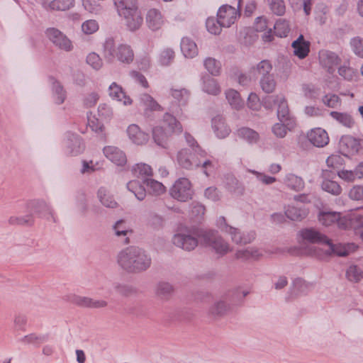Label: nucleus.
Segmentation results:
<instances>
[{
  "mask_svg": "<svg viewBox=\"0 0 363 363\" xmlns=\"http://www.w3.org/2000/svg\"><path fill=\"white\" fill-rule=\"evenodd\" d=\"M48 335L36 333H30L21 337L19 341L24 345H34L39 346L40 344L46 342L48 340Z\"/></svg>",
  "mask_w": 363,
  "mask_h": 363,
  "instance_id": "obj_39",
  "label": "nucleus"
},
{
  "mask_svg": "<svg viewBox=\"0 0 363 363\" xmlns=\"http://www.w3.org/2000/svg\"><path fill=\"white\" fill-rule=\"evenodd\" d=\"M132 171L137 177L151 176L152 174L151 167L145 163L136 164L133 167Z\"/></svg>",
  "mask_w": 363,
  "mask_h": 363,
  "instance_id": "obj_58",
  "label": "nucleus"
},
{
  "mask_svg": "<svg viewBox=\"0 0 363 363\" xmlns=\"http://www.w3.org/2000/svg\"><path fill=\"white\" fill-rule=\"evenodd\" d=\"M201 230L186 229L176 233L172 237V243L177 247L186 251H191L198 245V234Z\"/></svg>",
  "mask_w": 363,
  "mask_h": 363,
  "instance_id": "obj_4",
  "label": "nucleus"
},
{
  "mask_svg": "<svg viewBox=\"0 0 363 363\" xmlns=\"http://www.w3.org/2000/svg\"><path fill=\"white\" fill-rule=\"evenodd\" d=\"M318 59L320 65L325 68L329 73H333L336 67L340 62V58L334 52L322 50L318 52Z\"/></svg>",
  "mask_w": 363,
  "mask_h": 363,
  "instance_id": "obj_10",
  "label": "nucleus"
},
{
  "mask_svg": "<svg viewBox=\"0 0 363 363\" xmlns=\"http://www.w3.org/2000/svg\"><path fill=\"white\" fill-rule=\"evenodd\" d=\"M298 235L304 243L326 244L328 238L313 228H304L298 232Z\"/></svg>",
  "mask_w": 363,
  "mask_h": 363,
  "instance_id": "obj_11",
  "label": "nucleus"
},
{
  "mask_svg": "<svg viewBox=\"0 0 363 363\" xmlns=\"http://www.w3.org/2000/svg\"><path fill=\"white\" fill-rule=\"evenodd\" d=\"M259 86L264 92L267 94L272 93L277 86L274 74L260 77Z\"/></svg>",
  "mask_w": 363,
  "mask_h": 363,
  "instance_id": "obj_47",
  "label": "nucleus"
},
{
  "mask_svg": "<svg viewBox=\"0 0 363 363\" xmlns=\"http://www.w3.org/2000/svg\"><path fill=\"white\" fill-rule=\"evenodd\" d=\"M113 4L119 16L138 6L137 0H113Z\"/></svg>",
  "mask_w": 363,
  "mask_h": 363,
  "instance_id": "obj_42",
  "label": "nucleus"
},
{
  "mask_svg": "<svg viewBox=\"0 0 363 363\" xmlns=\"http://www.w3.org/2000/svg\"><path fill=\"white\" fill-rule=\"evenodd\" d=\"M339 74L347 81L352 80L357 75V72L351 67L343 65L338 69Z\"/></svg>",
  "mask_w": 363,
  "mask_h": 363,
  "instance_id": "obj_63",
  "label": "nucleus"
},
{
  "mask_svg": "<svg viewBox=\"0 0 363 363\" xmlns=\"http://www.w3.org/2000/svg\"><path fill=\"white\" fill-rule=\"evenodd\" d=\"M225 97L233 108L240 110L244 106V101L236 90L229 89L226 91Z\"/></svg>",
  "mask_w": 363,
  "mask_h": 363,
  "instance_id": "obj_38",
  "label": "nucleus"
},
{
  "mask_svg": "<svg viewBox=\"0 0 363 363\" xmlns=\"http://www.w3.org/2000/svg\"><path fill=\"white\" fill-rule=\"evenodd\" d=\"M144 183L148 188L150 194L155 196H160L164 194L166 191L165 186L160 182L152 179H146L144 180Z\"/></svg>",
  "mask_w": 363,
  "mask_h": 363,
  "instance_id": "obj_45",
  "label": "nucleus"
},
{
  "mask_svg": "<svg viewBox=\"0 0 363 363\" xmlns=\"http://www.w3.org/2000/svg\"><path fill=\"white\" fill-rule=\"evenodd\" d=\"M28 207L31 211L39 214L40 216L45 217L48 220L50 218L53 222H56L52 208L45 201L33 200L29 202Z\"/></svg>",
  "mask_w": 363,
  "mask_h": 363,
  "instance_id": "obj_14",
  "label": "nucleus"
},
{
  "mask_svg": "<svg viewBox=\"0 0 363 363\" xmlns=\"http://www.w3.org/2000/svg\"><path fill=\"white\" fill-rule=\"evenodd\" d=\"M326 245L329 247V253H333L340 257H345L348 255L350 252L354 251L357 247V246L353 243H347L346 245H334L329 239L328 242H326Z\"/></svg>",
  "mask_w": 363,
  "mask_h": 363,
  "instance_id": "obj_28",
  "label": "nucleus"
},
{
  "mask_svg": "<svg viewBox=\"0 0 363 363\" xmlns=\"http://www.w3.org/2000/svg\"><path fill=\"white\" fill-rule=\"evenodd\" d=\"M126 132L129 140L135 145H143L149 140L148 134L143 131L136 124L128 125Z\"/></svg>",
  "mask_w": 363,
  "mask_h": 363,
  "instance_id": "obj_18",
  "label": "nucleus"
},
{
  "mask_svg": "<svg viewBox=\"0 0 363 363\" xmlns=\"http://www.w3.org/2000/svg\"><path fill=\"white\" fill-rule=\"evenodd\" d=\"M274 34L278 37H286L290 31L289 22L283 18L277 21L274 26Z\"/></svg>",
  "mask_w": 363,
  "mask_h": 363,
  "instance_id": "obj_50",
  "label": "nucleus"
},
{
  "mask_svg": "<svg viewBox=\"0 0 363 363\" xmlns=\"http://www.w3.org/2000/svg\"><path fill=\"white\" fill-rule=\"evenodd\" d=\"M203 65L207 71L214 76H218L220 72L221 65L219 61L213 57H207L203 62Z\"/></svg>",
  "mask_w": 363,
  "mask_h": 363,
  "instance_id": "obj_51",
  "label": "nucleus"
},
{
  "mask_svg": "<svg viewBox=\"0 0 363 363\" xmlns=\"http://www.w3.org/2000/svg\"><path fill=\"white\" fill-rule=\"evenodd\" d=\"M237 135L240 138L247 141L250 144L257 143L259 140L257 132L247 127H242L237 130Z\"/></svg>",
  "mask_w": 363,
  "mask_h": 363,
  "instance_id": "obj_36",
  "label": "nucleus"
},
{
  "mask_svg": "<svg viewBox=\"0 0 363 363\" xmlns=\"http://www.w3.org/2000/svg\"><path fill=\"white\" fill-rule=\"evenodd\" d=\"M330 116L337 122L347 128H352L354 124L353 118L347 113L331 111Z\"/></svg>",
  "mask_w": 363,
  "mask_h": 363,
  "instance_id": "obj_41",
  "label": "nucleus"
},
{
  "mask_svg": "<svg viewBox=\"0 0 363 363\" xmlns=\"http://www.w3.org/2000/svg\"><path fill=\"white\" fill-rule=\"evenodd\" d=\"M169 191L172 198L182 202H186L191 199L194 194L191 184L186 178L178 179Z\"/></svg>",
  "mask_w": 363,
  "mask_h": 363,
  "instance_id": "obj_5",
  "label": "nucleus"
},
{
  "mask_svg": "<svg viewBox=\"0 0 363 363\" xmlns=\"http://www.w3.org/2000/svg\"><path fill=\"white\" fill-rule=\"evenodd\" d=\"M242 0H238V10L230 5H223L218 11L217 16L220 19L221 26L225 28L233 24L240 16L239 10L241 8Z\"/></svg>",
  "mask_w": 363,
  "mask_h": 363,
  "instance_id": "obj_7",
  "label": "nucleus"
},
{
  "mask_svg": "<svg viewBox=\"0 0 363 363\" xmlns=\"http://www.w3.org/2000/svg\"><path fill=\"white\" fill-rule=\"evenodd\" d=\"M274 103L277 104V117L280 122L287 123V125L294 127L295 121L291 117L287 101L285 97L281 95L270 96L266 99V103Z\"/></svg>",
  "mask_w": 363,
  "mask_h": 363,
  "instance_id": "obj_6",
  "label": "nucleus"
},
{
  "mask_svg": "<svg viewBox=\"0 0 363 363\" xmlns=\"http://www.w3.org/2000/svg\"><path fill=\"white\" fill-rule=\"evenodd\" d=\"M97 197L100 203L106 208H115L118 206V203L115 201L113 195L105 187L99 189Z\"/></svg>",
  "mask_w": 363,
  "mask_h": 363,
  "instance_id": "obj_32",
  "label": "nucleus"
},
{
  "mask_svg": "<svg viewBox=\"0 0 363 363\" xmlns=\"http://www.w3.org/2000/svg\"><path fill=\"white\" fill-rule=\"evenodd\" d=\"M117 262L128 272L139 273L146 271L150 267L152 259L144 250L138 247H130L118 253Z\"/></svg>",
  "mask_w": 363,
  "mask_h": 363,
  "instance_id": "obj_1",
  "label": "nucleus"
},
{
  "mask_svg": "<svg viewBox=\"0 0 363 363\" xmlns=\"http://www.w3.org/2000/svg\"><path fill=\"white\" fill-rule=\"evenodd\" d=\"M198 236L203 245L210 247L218 255L223 256L232 250L229 243L216 231L201 230Z\"/></svg>",
  "mask_w": 363,
  "mask_h": 363,
  "instance_id": "obj_3",
  "label": "nucleus"
},
{
  "mask_svg": "<svg viewBox=\"0 0 363 363\" xmlns=\"http://www.w3.org/2000/svg\"><path fill=\"white\" fill-rule=\"evenodd\" d=\"M160 126H163L170 134H179L182 132V126L177 118L172 114H164Z\"/></svg>",
  "mask_w": 363,
  "mask_h": 363,
  "instance_id": "obj_23",
  "label": "nucleus"
},
{
  "mask_svg": "<svg viewBox=\"0 0 363 363\" xmlns=\"http://www.w3.org/2000/svg\"><path fill=\"white\" fill-rule=\"evenodd\" d=\"M206 26L208 31L212 34L218 35L221 31V28L223 27L220 23V19L218 18H208L206 22Z\"/></svg>",
  "mask_w": 363,
  "mask_h": 363,
  "instance_id": "obj_57",
  "label": "nucleus"
},
{
  "mask_svg": "<svg viewBox=\"0 0 363 363\" xmlns=\"http://www.w3.org/2000/svg\"><path fill=\"white\" fill-rule=\"evenodd\" d=\"M291 47L294 49V54L299 59L306 57L310 52V43L306 40L303 35H300L298 38L294 40Z\"/></svg>",
  "mask_w": 363,
  "mask_h": 363,
  "instance_id": "obj_26",
  "label": "nucleus"
},
{
  "mask_svg": "<svg viewBox=\"0 0 363 363\" xmlns=\"http://www.w3.org/2000/svg\"><path fill=\"white\" fill-rule=\"evenodd\" d=\"M307 138L311 143L318 147H323L329 143L328 133L321 128L311 129L307 133Z\"/></svg>",
  "mask_w": 363,
  "mask_h": 363,
  "instance_id": "obj_16",
  "label": "nucleus"
},
{
  "mask_svg": "<svg viewBox=\"0 0 363 363\" xmlns=\"http://www.w3.org/2000/svg\"><path fill=\"white\" fill-rule=\"evenodd\" d=\"M102 55L107 63L118 61L128 65L134 59V52L131 47L125 43L117 44L112 37L106 38L103 43Z\"/></svg>",
  "mask_w": 363,
  "mask_h": 363,
  "instance_id": "obj_2",
  "label": "nucleus"
},
{
  "mask_svg": "<svg viewBox=\"0 0 363 363\" xmlns=\"http://www.w3.org/2000/svg\"><path fill=\"white\" fill-rule=\"evenodd\" d=\"M319 222L325 226H330L337 223V226L341 229H347L349 228V220L345 216L342 217L340 213L336 211H320L318 213Z\"/></svg>",
  "mask_w": 363,
  "mask_h": 363,
  "instance_id": "obj_8",
  "label": "nucleus"
},
{
  "mask_svg": "<svg viewBox=\"0 0 363 363\" xmlns=\"http://www.w3.org/2000/svg\"><path fill=\"white\" fill-rule=\"evenodd\" d=\"M105 157L118 166H123L127 162L125 152L116 146H106L103 149Z\"/></svg>",
  "mask_w": 363,
  "mask_h": 363,
  "instance_id": "obj_15",
  "label": "nucleus"
},
{
  "mask_svg": "<svg viewBox=\"0 0 363 363\" xmlns=\"http://www.w3.org/2000/svg\"><path fill=\"white\" fill-rule=\"evenodd\" d=\"M146 21L148 27L152 30L160 29L164 22L161 13L155 9H150L147 11Z\"/></svg>",
  "mask_w": 363,
  "mask_h": 363,
  "instance_id": "obj_29",
  "label": "nucleus"
},
{
  "mask_svg": "<svg viewBox=\"0 0 363 363\" xmlns=\"http://www.w3.org/2000/svg\"><path fill=\"white\" fill-rule=\"evenodd\" d=\"M288 122L277 123L272 127V133L279 138H283L286 136L288 130H291L293 127L287 125Z\"/></svg>",
  "mask_w": 363,
  "mask_h": 363,
  "instance_id": "obj_59",
  "label": "nucleus"
},
{
  "mask_svg": "<svg viewBox=\"0 0 363 363\" xmlns=\"http://www.w3.org/2000/svg\"><path fill=\"white\" fill-rule=\"evenodd\" d=\"M346 275L350 281L357 282L362 278V272L357 266H350L347 272Z\"/></svg>",
  "mask_w": 363,
  "mask_h": 363,
  "instance_id": "obj_64",
  "label": "nucleus"
},
{
  "mask_svg": "<svg viewBox=\"0 0 363 363\" xmlns=\"http://www.w3.org/2000/svg\"><path fill=\"white\" fill-rule=\"evenodd\" d=\"M109 96L118 101L122 102L124 105H130L133 102L132 99L125 94L123 88L116 82H113L108 87Z\"/></svg>",
  "mask_w": 363,
  "mask_h": 363,
  "instance_id": "obj_24",
  "label": "nucleus"
},
{
  "mask_svg": "<svg viewBox=\"0 0 363 363\" xmlns=\"http://www.w3.org/2000/svg\"><path fill=\"white\" fill-rule=\"evenodd\" d=\"M202 89L204 92L216 96L220 93V87L213 78L209 76L203 77Z\"/></svg>",
  "mask_w": 363,
  "mask_h": 363,
  "instance_id": "obj_37",
  "label": "nucleus"
},
{
  "mask_svg": "<svg viewBox=\"0 0 363 363\" xmlns=\"http://www.w3.org/2000/svg\"><path fill=\"white\" fill-rule=\"evenodd\" d=\"M173 291V286L168 282H160L155 289L156 295L163 300L169 299Z\"/></svg>",
  "mask_w": 363,
  "mask_h": 363,
  "instance_id": "obj_44",
  "label": "nucleus"
},
{
  "mask_svg": "<svg viewBox=\"0 0 363 363\" xmlns=\"http://www.w3.org/2000/svg\"><path fill=\"white\" fill-rule=\"evenodd\" d=\"M120 16L124 18L125 25L130 31L139 29L143 23V18L138 6L124 14L120 15Z\"/></svg>",
  "mask_w": 363,
  "mask_h": 363,
  "instance_id": "obj_13",
  "label": "nucleus"
},
{
  "mask_svg": "<svg viewBox=\"0 0 363 363\" xmlns=\"http://www.w3.org/2000/svg\"><path fill=\"white\" fill-rule=\"evenodd\" d=\"M340 147L345 155H354L361 149L359 140L352 136H343L340 141Z\"/></svg>",
  "mask_w": 363,
  "mask_h": 363,
  "instance_id": "obj_17",
  "label": "nucleus"
},
{
  "mask_svg": "<svg viewBox=\"0 0 363 363\" xmlns=\"http://www.w3.org/2000/svg\"><path fill=\"white\" fill-rule=\"evenodd\" d=\"M350 46L356 56L363 58V38L359 36L352 38L350 40Z\"/></svg>",
  "mask_w": 363,
  "mask_h": 363,
  "instance_id": "obj_53",
  "label": "nucleus"
},
{
  "mask_svg": "<svg viewBox=\"0 0 363 363\" xmlns=\"http://www.w3.org/2000/svg\"><path fill=\"white\" fill-rule=\"evenodd\" d=\"M67 152L70 155H78L84 150V143L77 135L69 133L65 141Z\"/></svg>",
  "mask_w": 363,
  "mask_h": 363,
  "instance_id": "obj_20",
  "label": "nucleus"
},
{
  "mask_svg": "<svg viewBox=\"0 0 363 363\" xmlns=\"http://www.w3.org/2000/svg\"><path fill=\"white\" fill-rule=\"evenodd\" d=\"M175 57V52L170 48H164L158 55V62L162 66H169Z\"/></svg>",
  "mask_w": 363,
  "mask_h": 363,
  "instance_id": "obj_48",
  "label": "nucleus"
},
{
  "mask_svg": "<svg viewBox=\"0 0 363 363\" xmlns=\"http://www.w3.org/2000/svg\"><path fill=\"white\" fill-rule=\"evenodd\" d=\"M172 135L167 130L164 129L163 126L157 125L152 129V138L155 143L160 147L165 148L168 140Z\"/></svg>",
  "mask_w": 363,
  "mask_h": 363,
  "instance_id": "obj_30",
  "label": "nucleus"
},
{
  "mask_svg": "<svg viewBox=\"0 0 363 363\" xmlns=\"http://www.w3.org/2000/svg\"><path fill=\"white\" fill-rule=\"evenodd\" d=\"M191 151L184 148L179 150L177 155V160L180 167L186 169H192L198 167V161L191 160Z\"/></svg>",
  "mask_w": 363,
  "mask_h": 363,
  "instance_id": "obj_25",
  "label": "nucleus"
},
{
  "mask_svg": "<svg viewBox=\"0 0 363 363\" xmlns=\"http://www.w3.org/2000/svg\"><path fill=\"white\" fill-rule=\"evenodd\" d=\"M86 62L95 70H99L103 67L102 59L96 52H91L87 55Z\"/></svg>",
  "mask_w": 363,
  "mask_h": 363,
  "instance_id": "obj_61",
  "label": "nucleus"
},
{
  "mask_svg": "<svg viewBox=\"0 0 363 363\" xmlns=\"http://www.w3.org/2000/svg\"><path fill=\"white\" fill-rule=\"evenodd\" d=\"M211 126L214 133L219 138H225L230 133V128L221 116H216L212 119Z\"/></svg>",
  "mask_w": 363,
  "mask_h": 363,
  "instance_id": "obj_27",
  "label": "nucleus"
},
{
  "mask_svg": "<svg viewBox=\"0 0 363 363\" xmlns=\"http://www.w3.org/2000/svg\"><path fill=\"white\" fill-rule=\"evenodd\" d=\"M235 258L241 260H257L262 256L261 251L255 247H249L247 248L238 250L235 252Z\"/></svg>",
  "mask_w": 363,
  "mask_h": 363,
  "instance_id": "obj_31",
  "label": "nucleus"
},
{
  "mask_svg": "<svg viewBox=\"0 0 363 363\" xmlns=\"http://www.w3.org/2000/svg\"><path fill=\"white\" fill-rule=\"evenodd\" d=\"M171 95L181 104H185L189 99V92L186 89H172Z\"/></svg>",
  "mask_w": 363,
  "mask_h": 363,
  "instance_id": "obj_56",
  "label": "nucleus"
},
{
  "mask_svg": "<svg viewBox=\"0 0 363 363\" xmlns=\"http://www.w3.org/2000/svg\"><path fill=\"white\" fill-rule=\"evenodd\" d=\"M308 213L306 209L294 206H289L285 210V216L291 220L300 221L306 217Z\"/></svg>",
  "mask_w": 363,
  "mask_h": 363,
  "instance_id": "obj_40",
  "label": "nucleus"
},
{
  "mask_svg": "<svg viewBox=\"0 0 363 363\" xmlns=\"http://www.w3.org/2000/svg\"><path fill=\"white\" fill-rule=\"evenodd\" d=\"M127 188L140 201H143L146 196L145 187L137 180L129 182L127 184Z\"/></svg>",
  "mask_w": 363,
  "mask_h": 363,
  "instance_id": "obj_43",
  "label": "nucleus"
},
{
  "mask_svg": "<svg viewBox=\"0 0 363 363\" xmlns=\"http://www.w3.org/2000/svg\"><path fill=\"white\" fill-rule=\"evenodd\" d=\"M48 38L59 48L65 51H70L72 45L69 39L60 30L55 28H49L46 30Z\"/></svg>",
  "mask_w": 363,
  "mask_h": 363,
  "instance_id": "obj_9",
  "label": "nucleus"
},
{
  "mask_svg": "<svg viewBox=\"0 0 363 363\" xmlns=\"http://www.w3.org/2000/svg\"><path fill=\"white\" fill-rule=\"evenodd\" d=\"M228 233L230 236L231 240L238 245H246L252 242L255 239V233L254 231L242 232L240 229L235 227H226Z\"/></svg>",
  "mask_w": 363,
  "mask_h": 363,
  "instance_id": "obj_12",
  "label": "nucleus"
},
{
  "mask_svg": "<svg viewBox=\"0 0 363 363\" xmlns=\"http://www.w3.org/2000/svg\"><path fill=\"white\" fill-rule=\"evenodd\" d=\"M230 309V305L224 300L216 301L208 309V315L212 318H218L224 315Z\"/></svg>",
  "mask_w": 363,
  "mask_h": 363,
  "instance_id": "obj_35",
  "label": "nucleus"
},
{
  "mask_svg": "<svg viewBox=\"0 0 363 363\" xmlns=\"http://www.w3.org/2000/svg\"><path fill=\"white\" fill-rule=\"evenodd\" d=\"M293 288L296 295L306 294L313 288V284L298 278L294 281Z\"/></svg>",
  "mask_w": 363,
  "mask_h": 363,
  "instance_id": "obj_49",
  "label": "nucleus"
},
{
  "mask_svg": "<svg viewBox=\"0 0 363 363\" xmlns=\"http://www.w3.org/2000/svg\"><path fill=\"white\" fill-rule=\"evenodd\" d=\"M322 174L323 178L321 184L322 189L335 196L340 195L342 192L341 186L337 182L330 179L335 175L334 173L329 170H323Z\"/></svg>",
  "mask_w": 363,
  "mask_h": 363,
  "instance_id": "obj_19",
  "label": "nucleus"
},
{
  "mask_svg": "<svg viewBox=\"0 0 363 363\" xmlns=\"http://www.w3.org/2000/svg\"><path fill=\"white\" fill-rule=\"evenodd\" d=\"M52 93L56 104H61L65 101L66 98L65 91L60 82L56 80L52 82Z\"/></svg>",
  "mask_w": 363,
  "mask_h": 363,
  "instance_id": "obj_54",
  "label": "nucleus"
},
{
  "mask_svg": "<svg viewBox=\"0 0 363 363\" xmlns=\"http://www.w3.org/2000/svg\"><path fill=\"white\" fill-rule=\"evenodd\" d=\"M282 183L288 189L296 192L301 191L305 187L303 179L293 173L285 174Z\"/></svg>",
  "mask_w": 363,
  "mask_h": 363,
  "instance_id": "obj_21",
  "label": "nucleus"
},
{
  "mask_svg": "<svg viewBox=\"0 0 363 363\" xmlns=\"http://www.w3.org/2000/svg\"><path fill=\"white\" fill-rule=\"evenodd\" d=\"M253 69L256 70L260 77H262L272 74L271 72L272 71L273 66L269 60H263L260 61L256 67H253Z\"/></svg>",
  "mask_w": 363,
  "mask_h": 363,
  "instance_id": "obj_52",
  "label": "nucleus"
},
{
  "mask_svg": "<svg viewBox=\"0 0 363 363\" xmlns=\"http://www.w3.org/2000/svg\"><path fill=\"white\" fill-rule=\"evenodd\" d=\"M99 28V26L98 22L94 19L85 21L82 24V30L86 35H91L96 33Z\"/></svg>",
  "mask_w": 363,
  "mask_h": 363,
  "instance_id": "obj_60",
  "label": "nucleus"
},
{
  "mask_svg": "<svg viewBox=\"0 0 363 363\" xmlns=\"http://www.w3.org/2000/svg\"><path fill=\"white\" fill-rule=\"evenodd\" d=\"M225 187L228 191L237 195H243L245 193L244 185L233 175L225 177Z\"/></svg>",
  "mask_w": 363,
  "mask_h": 363,
  "instance_id": "obj_33",
  "label": "nucleus"
},
{
  "mask_svg": "<svg viewBox=\"0 0 363 363\" xmlns=\"http://www.w3.org/2000/svg\"><path fill=\"white\" fill-rule=\"evenodd\" d=\"M181 50L185 57L193 58L198 55L196 44L189 38L185 37L181 41Z\"/></svg>",
  "mask_w": 363,
  "mask_h": 363,
  "instance_id": "obj_34",
  "label": "nucleus"
},
{
  "mask_svg": "<svg viewBox=\"0 0 363 363\" xmlns=\"http://www.w3.org/2000/svg\"><path fill=\"white\" fill-rule=\"evenodd\" d=\"M271 11L277 16H282L286 11L284 0H267Z\"/></svg>",
  "mask_w": 363,
  "mask_h": 363,
  "instance_id": "obj_55",
  "label": "nucleus"
},
{
  "mask_svg": "<svg viewBox=\"0 0 363 363\" xmlns=\"http://www.w3.org/2000/svg\"><path fill=\"white\" fill-rule=\"evenodd\" d=\"M75 0H52L50 2L43 1V6L48 11H66L72 9Z\"/></svg>",
  "mask_w": 363,
  "mask_h": 363,
  "instance_id": "obj_22",
  "label": "nucleus"
},
{
  "mask_svg": "<svg viewBox=\"0 0 363 363\" xmlns=\"http://www.w3.org/2000/svg\"><path fill=\"white\" fill-rule=\"evenodd\" d=\"M115 235L118 237H126L131 231L126 226L123 220H118L113 227Z\"/></svg>",
  "mask_w": 363,
  "mask_h": 363,
  "instance_id": "obj_62",
  "label": "nucleus"
},
{
  "mask_svg": "<svg viewBox=\"0 0 363 363\" xmlns=\"http://www.w3.org/2000/svg\"><path fill=\"white\" fill-rule=\"evenodd\" d=\"M140 103L145 106V111H162V106L149 94H143L140 97Z\"/></svg>",
  "mask_w": 363,
  "mask_h": 363,
  "instance_id": "obj_46",
  "label": "nucleus"
}]
</instances>
